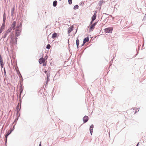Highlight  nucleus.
Listing matches in <instances>:
<instances>
[{
  "label": "nucleus",
  "mask_w": 146,
  "mask_h": 146,
  "mask_svg": "<svg viewBox=\"0 0 146 146\" xmlns=\"http://www.w3.org/2000/svg\"><path fill=\"white\" fill-rule=\"evenodd\" d=\"M21 23H18L17 25L16 24V26L15 27V29H13L15 30V35L17 36H18L20 35V33L21 30Z\"/></svg>",
  "instance_id": "nucleus-1"
},
{
  "label": "nucleus",
  "mask_w": 146,
  "mask_h": 146,
  "mask_svg": "<svg viewBox=\"0 0 146 146\" xmlns=\"http://www.w3.org/2000/svg\"><path fill=\"white\" fill-rule=\"evenodd\" d=\"M16 26V22L15 21H13L12 23V24L11 26V27L9 28L7 31H5V32L4 35L3 37L5 38L7 35L10 33L12 30V29H15V27Z\"/></svg>",
  "instance_id": "nucleus-2"
},
{
  "label": "nucleus",
  "mask_w": 146,
  "mask_h": 146,
  "mask_svg": "<svg viewBox=\"0 0 146 146\" xmlns=\"http://www.w3.org/2000/svg\"><path fill=\"white\" fill-rule=\"evenodd\" d=\"M113 30L112 27H110L105 29L104 31L106 33H112Z\"/></svg>",
  "instance_id": "nucleus-3"
},
{
  "label": "nucleus",
  "mask_w": 146,
  "mask_h": 146,
  "mask_svg": "<svg viewBox=\"0 0 146 146\" xmlns=\"http://www.w3.org/2000/svg\"><path fill=\"white\" fill-rule=\"evenodd\" d=\"M5 21L3 22L2 25L0 28V33H1L5 29Z\"/></svg>",
  "instance_id": "nucleus-4"
},
{
  "label": "nucleus",
  "mask_w": 146,
  "mask_h": 146,
  "mask_svg": "<svg viewBox=\"0 0 146 146\" xmlns=\"http://www.w3.org/2000/svg\"><path fill=\"white\" fill-rule=\"evenodd\" d=\"M97 12L95 11L93 16H92V21H91L90 24H92L93 21L96 19V13Z\"/></svg>",
  "instance_id": "nucleus-5"
},
{
  "label": "nucleus",
  "mask_w": 146,
  "mask_h": 146,
  "mask_svg": "<svg viewBox=\"0 0 146 146\" xmlns=\"http://www.w3.org/2000/svg\"><path fill=\"white\" fill-rule=\"evenodd\" d=\"M96 23H94L91 25L89 28V30L90 31H92L93 29L95 28V26L96 24Z\"/></svg>",
  "instance_id": "nucleus-6"
},
{
  "label": "nucleus",
  "mask_w": 146,
  "mask_h": 146,
  "mask_svg": "<svg viewBox=\"0 0 146 146\" xmlns=\"http://www.w3.org/2000/svg\"><path fill=\"white\" fill-rule=\"evenodd\" d=\"M83 121L84 123L87 122L88 119V117L87 116H85L83 118Z\"/></svg>",
  "instance_id": "nucleus-7"
},
{
  "label": "nucleus",
  "mask_w": 146,
  "mask_h": 146,
  "mask_svg": "<svg viewBox=\"0 0 146 146\" xmlns=\"http://www.w3.org/2000/svg\"><path fill=\"white\" fill-rule=\"evenodd\" d=\"M0 62L1 63V68H2L3 66V60L1 58V55L0 54Z\"/></svg>",
  "instance_id": "nucleus-8"
},
{
  "label": "nucleus",
  "mask_w": 146,
  "mask_h": 146,
  "mask_svg": "<svg viewBox=\"0 0 146 146\" xmlns=\"http://www.w3.org/2000/svg\"><path fill=\"white\" fill-rule=\"evenodd\" d=\"M45 61V60L42 57L40 58L39 60V62L40 64L42 63Z\"/></svg>",
  "instance_id": "nucleus-9"
},
{
  "label": "nucleus",
  "mask_w": 146,
  "mask_h": 146,
  "mask_svg": "<svg viewBox=\"0 0 146 146\" xmlns=\"http://www.w3.org/2000/svg\"><path fill=\"white\" fill-rule=\"evenodd\" d=\"M94 127L93 125H91L90 127V130L91 135L92 134L93 132V129Z\"/></svg>",
  "instance_id": "nucleus-10"
},
{
  "label": "nucleus",
  "mask_w": 146,
  "mask_h": 146,
  "mask_svg": "<svg viewBox=\"0 0 146 146\" xmlns=\"http://www.w3.org/2000/svg\"><path fill=\"white\" fill-rule=\"evenodd\" d=\"M89 41L88 37H86L84 38L83 41V44H85L86 42H88Z\"/></svg>",
  "instance_id": "nucleus-11"
},
{
  "label": "nucleus",
  "mask_w": 146,
  "mask_h": 146,
  "mask_svg": "<svg viewBox=\"0 0 146 146\" xmlns=\"http://www.w3.org/2000/svg\"><path fill=\"white\" fill-rule=\"evenodd\" d=\"M58 35H57V34L56 33H54L52 36V38L53 39L54 38H55L58 37Z\"/></svg>",
  "instance_id": "nucleus-12"
},
{
  "label": "nucleus",
  "mask_w": 146,
  "mask_h": 146,
  "mask_svg": "<svg viewBox=\"0 0 146 146\" xmlns=\"http://www.w3.org/2000/svg\"><path fill=\"white\" fill-rule=\"evenodd\" d=\"M73 30V27H70L68 29V31L69 33H70Z\"/></svg>",
  "instance_id": "nucleus-13"
},
{
  "label": "nucleus",
  "mask_w": 146,
  "mask_h": 146,
  "mask_svg": "<svg viewBox=\"0 0 146 146\" xmlns=\"http://www.w3.org/2000/svg\"><path fill=\"white\" fill-rule=\"evenodd\" d=\"M57 4V1H54L53 3V6L54 7H55L56 6Z\"/></svg>",
  "instance_id": "nucleus-14"
},
{
  "label": "nucleus",
  "mask_w": 146,
  "mask_h": 146,
  "mask_svg": "<svg viewBox=\"0 0 146 146\" xmlns=\"http://www.w3.org/2000/svg\"><path fill=\"white\" fill-rule=\"evenodd\" d=\"M76 44L77 47H78V46L79 45V41L78 39L76 40Z\"/></svg>",
  "instance_id": "nucleus-15"
},
{
  "label": "nucleus",
  "mask_w": 146,
  "mask_h": 146,
  "mask_svg": "<svg viewBox=\"0 0 146 146\" xmlns=\"http://www.w3.org/2000/svg\"><path fill=\"white\" fill-rule=\"evenodd\" d=\"M46 76H47V82H48V80L49 77L50 76L49 73V74H48V73H47L46 74Z\"/></svg>",
  "instance_id": "nucleus-16"
},
{
  "label": "nucleus",
  "mask_w": 146,
  "mask_h": 146,
  "mask_svg": "<svg viewBox=\"0 0 146 146\" xmlns=\"http://www.w3.org/2000/svg\"><path fill=\"white\" fill-rule=\"evenodd\" d=\"M78 7H79V6L78 5H76L74 6V9H78Z\"/></svg>",
  "instance_id": "nucleus-17"
},
{
  "label": "nucleus",
  "mask_w": 146,
  "mask_h": 146,
  "mask_svg": "<svg viewBox=\"0 0 146 146\" xmlns=\"http://www.w3.org/2000/svg\"><path fill=\"white\" fill-rule=\"evenodd\" d=\"M14 11V8L13 7V8L11 10V14L12 15H13Z\"/></svg>",
  "instance_id": "nucleus-18"
},
{
  "label": "nucleus",
  "mask_w": 146,
  "mask_h": 146,
  "mask_svg": "<svg viewBox=\"0 0 146 146\" xmlns=\"http://www.w3.org/2000/svg\"><path fill=\"white\" fill-rule=\"evenodd\" d=\"M50 47V45L49 44H48L47 45L46 48L48 49H49Z\"/></svg>",
  "instance_id": "nucleus-19"
},
{
  "label": "nucleus",
  "mask_w": 146,
  "mask_h": 146,
  "mask_svg": "<svg viewBox=\"0 0 146 146\" xmlns=\"http://www.w3.org/2000/svg\"><path fill=\"white\" fill-rule=\"evenodd\" d=\"M12 130L8 131H7V134L8 135H9L11 132Z\"/></svg>",
  "instance_id": "nucleus-20"
},
{
  "label": "nucleus",
  "mask_w": 146,
  "mask_h": 146,
  "mask_svg": "<svg viewBox=\"0 0 146 146\" xmlns=\"http://www.w3.org/2000/svg\"><path fill=\"white\" fill-rule=\"evenodd\" d=\"M68 3L70 5L72 3V0H68Z\"/></svg>",
  "instance_id": "nucleus-21"
},
{
  "label": "nucleus",
  "mask_w": 146,
  "mask_h": 146,
  "mask_svg": "<svg viewBox=\"0 0 146 146\" xmlns=\"http://www.w3.org/2000/svg\"><path fill=\"white\" fill-rule=\"evenodd\" d=\"M8 136V135H7V134H6L5 135V138H6V140H5V142H7V136Z\"/></svg>",
  "instance_id": "nucleus-22"
},
{
  "label": "nucleus",
  "mask_w": 146,
  "mask_h": 146,
  "mask_svg": "<svg viewBox=\"0 0 146 146\" xmlns=\"http://www.w3.org/2000/svg\"><path fill=\"white\" fill-rule=\"evenodd\" d=\"M43 63V66H46V62L45 61H44Z\"/></svg>",
  "instance_id": "nucleus-23"
},
{
  "label": "nucleus",
  "mask_w": 146,
  "mask_h": 146,
  "mask_svg": "<svg viewBox=\"0 0 146 146\" xmlns=\"http://www.w3.org/2000/svg\"><path fill=\"white\" fill-rule=\"evenodd\" d=\"M5 18H4V17L3 18V22H4L5 21Z\"/></svg>",
  "instance_id": "nucleus-24"
},
{
  "label": "nucleus",
  "mask_w": 146,
  "mask_h": 146,
  "mask_svg": "<svg viewBox=\"0 0 146 146\" xmlns=\"http://www.w3.org/2000/svg\"><path fill=\"white\" fill-rule=\"evenodd\" d=\"M22 92V91L21 90V92L20 93V95L21 94V93Z\"/></svg>",
  "instance_id": "nucleus-25"
},
{
  "label": "nucleus",
  "mask_w": 146,
  "mask_h": 146,
  "mask_svg": "<svg viewBox=\"0 0 146 146\" xmlns=\"http://www.w3.org/2000/svg\"><path fill=\"white\" fill-rule=\"evenodd\" d=\"M39 146H41V142H40V144L39 145Z\"/></svg>",
  "instance_id": "nucleus-26"
},
{
  "label": "nucleus",
  "mask_w": 146,
  "mask_h": 146,
  "mask_svg": "<svg viewBox=\"0 0 146 146\" xmlns=\"http://www.w3.org/2000/svg\"><path fill=\"white\" fill-rule=\"evenodd\" d=\"M47 72V71L46 70H45V71H44V72H45V73H46H46Z\"/></svg>",
  "instance_id": "nucleus-27"
},
{
  "label": "nucleus",
  "mask_w": 146,
  "mask_h": 146,
  "mask_svg": "<svg viewBox=\"0 0 146 146\" xmlns=\"http://www.w3.org/2000/svg\"><path fill=\"white\" fill-rule=\"evenodd\" d=\"M139 144V143L137 144V145L136 146H138Z\"/></svg>",
  "instance_id": "nucleus-28"
},
{
  "label": "nucleus",
  "mask_w": 146,
  "mask_h": 146,
  "mask_svg": "<svg viewBox=\"0 0 146 146\" xmlns=\"http://www.w3.org/2000/svg\"><path fill=\"white\" fill-rule=\"evenodd\" d=\"M4 72L6 73V72H5V70H4Z\"/></svg>",
  "instance_id": "nucleus-29"
},
{
  "label": "nucleus",
  "mask_w": 146,
  "mask_h": 146,
  "mask_svg": "<svg viewBox=\"0 0 146 146\" xmlns=\"http://www.w3.org/2000/svg\"><path fill=\"white\" fill-rule=\"evenodd\" d=\"M60 1H61V0H59Z\"/></svg>",
  "instance_id": "nucleus-30"
}]
</instances>
